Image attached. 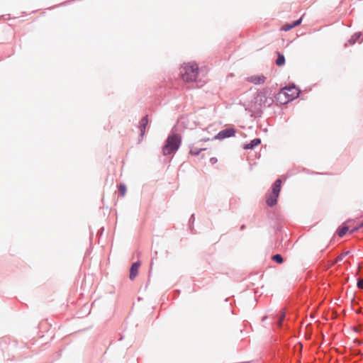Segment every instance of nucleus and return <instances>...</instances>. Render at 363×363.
I'll list each match as a JSON object with an SVG mask.
<instances>
[{
  "label": "nucleus",
  "mask_w": 363,
  "mask_h": 363,
  "mask_svg": "<svg viewBox=\"0 0 363 363\" xmlns=\"http://www.w3.org/2000/svg\"><path fill=\"white\" fill-rule=\"evenodd\" d=\"M199 67L196 64H184L180 68V74L182 79L186 82H191L196 80L198 75Z\"/></svg>",
  "instance_id": "nucleus-2"
},
{
  "label": "nucleus",
  "mask_w": 363,
  "mask_h": 363,
  "mask_svg": "<svg viewBox=\"0 0 363 363\" xmlns=\"http://www.w3.org/2000/svg\"><path fill=\"white\" fill-rule=\"evenodd\" d=\"M281 186V180L278 179L273 184L272 191L267 196L266 202L268 206H273L277 203Z\"/></svg>",
  "instance_id": "nucleus-4"
},
{
  "label": "nucleus",
  "mask_w": 363,
  "mask_h": 363,
  "mask_svg": "<svg viewBox=\"0 0 363 363\" xmlns=\"http://www.w3.org/2000/svg\"><path fill=\"white\" fill-rule=\"evenodd\" d=\"M337 262H335V259L334 261H333V262H332L331 265H333V264H335V263H337Z\"/></svg>",
  "instance_id": "nucleus-24"
},
{
  "label": "nucleus",
  "mask_w": 363,
  "mask_h": 363,
  "mask_svg": "<svg viewBox=\"0 0 363 363\" xmlns=\"http://www.w3.org/2000/svg\"><path fill=\"white\" fill-rule=\"evenodd\" d=\"M361 35H362V34H361V33H355V34H354V35H353V36H352V37L349 40V43H350V44H354L357 41H358V42H361V41L362 40H362H359V38H360Z\"/></svg>",
  "instance_id": "nucleus-13"
},
{
  "label": "nucleus",
  "mask_w": 363,
  "mask_h": 363,
  "mask_svg": "<svg viewBox=\"0 0 363 363\" xmlns=\"http://www.w3.org/2000/svg\"><path fill=\"white\" fill-rule=\"evenodd\" d=\"M260 143H261L260 139L255 138V139L252 140L250 143L245 145L244 149H245V150L251 149L252 150L255 147H256L258 145H259Z\"/></svg>",
  "instance_id": "nucleus-10"
},
{
  "label": "nucleus",
  "mask_w": 363,
  "mask_h": 363,
  "mask_svg": "<svg viewBox=\"0 0 363 363\" xmlns=\"http://www.w3.org/2000/svg\"><path fill=\"white\" fill-rule=\"evenodd\" d=\"M267 77L263 74H254L249 76L246 78V80L252 83L255 85L263 84L266 82Z\"/></svg>",
  "instance_id": "nucleus-6"
},
{
  "label": "nucleus",
  "mask_w": 363,
  "mask_h": 363,
  "mask_svg": "<svg viewBox=\"0 0 363 363\" xmlns=\"http://www.w3.org/2000/svg\"><path fill=\"white\" fill-rule=\"evenodd\" d=\"M348 252H345L342 253L339 256H337V258L335 259V262L342 261L343 259V258L348 254Z\"/></svg>",
  "instance_id": "nucleus-18"
},
{
  "label": "nucleus",
  "mask_w": 363,
  "mask_h": 363,
  "mask_svg": "<svg viewBox=\"0 0 363 363\" xmlns=\"http://www.w3.org/2000/svg\"><path fill=\"white\" fill-rule=\"evenodd\" d=\"M235 133V129H233V128H227V129H225V130L220 131L218 134L217 138L218 139H223V138H229V137L234 136Z\"/></svg>",
  "instance_id": "nucleus-7"
},
{
  "label": "nucleus",
  "mask_w": 363,
  "mask_h": 363,
  "mask_svg": "<svg viewBox=\"0 0 363 363\" xmlns=\"http://www.w3.org/2000/svg\"><path fill=\"white\" fill-rule=\"evenodd\" d=\"M296 25L297 24H286L281 28V30H284V31H288Z\"/></svg>",
  "instance_id": "nucleus-16"
},
{
  "label": "nucleus",
  "mask_w": 363,
  "mask_h": 363,
  "mask_svg": "<svg viewBox=\"0 0 363 363\" xmlns=\"http://www.w3.org/2000/svg\"><path fill=\"white\" fill-rule=\"evenodd\" d=\"M217 161H218L217 159L214 157H212L210 158V162L212 164H216L217 162Z\"/></svg>",
  "instance_id": "nucleus-21"
},
{
  "label": "nucleus",
  "mask_w": 363,
  "mask_h": 363,
  "mask_svg": "<svg viewBox=\"0 0 363 363\" xmlns=\"http://www.w3.org/2000/svg\"><path fill=\"white\" fill-rule=\"evenodd\" d=\"M299 90L295 86L283 88L277 94L276 99L280 104H285L297 98Z\"/></svg>",
  "instance_id": "nucleus-1"
},
{
  "label": "nucleus",
  "mask_w": 363,
  "mask_h": 363,
  "mask_svg": "<svg viewBox=\"0 0 363 363\" xmlns=\"http://www.w3.org/2000/svg\"><path fill=\"white\" fill-rule=\"evenodd\" d=\"M211 154L210 152H208V156H210Z\"/></svg>",
  "instance_id": "nucleus-25"
},
{
  "label": "nucleus",
  "mask_w": 363,
  "mask_h": 363,
  "mask_svg": "<svg viewBox=\"0 0 363 363\" xmlns=\"http://www.w3.org/2000/svg\"><path fill=\"white\" fill-rule=\"evenodd\" d=\"M348 230L349 228L347 226H342L338 229L337 234L340 237H343Z\"/></svg>",
  "instance_id": "nucleus-14"
},
{
  "label": "nucleus",
  "mask_w": 363,
  "mask_h": 363,
  "mask_svg": "<svg viewBox=\"0 0 363 363\" xmlns=\"http://www.w3.org/2000/svg\"><path fill=\"white\" fill-rule=\"evenodd\" d=\"M272 259H273L274 261L277 262V263H279V264H281V263H282V262H283V258H282V257H281L280 255H279V254L274 255V256L272 257Z\"/></svg>",
  "instance_id": "nucleus-15"
},
{
  "label": "nucleus",
  "mask_w": 363,
  "mask_h": 363,
  "mask_svg": "<svg viewBox=\"0 0 363 363\" xmlns=\"http://www.w3.org/2000/svg\"><path fill=\"white\" fill-rule=\"evenodd\" d=\"M268 91L266 89H263L257 92L256 97L255 98V107H261L262 105L268 103V100H269V104L272 101V99H268L267 97Z\"/></svg>",
  "instance_id": "nucleus-5"
},
{
  "label": "nucleus",
  "mask_w": 363,
  "mask_h": 363,
  "mask_svg": "<svg viewBox=\"0 0 363 363\" xmlns=\"http://www.w3.org/2000/svg\"><path fill=\"white\" fill-rule=\"evenodd\" d=\"M357 286H358V288L363 289V279H359L358 281Z\"/></svg>",
  "instance_id": "nucleus-20"
},
{
  "label": "nucleus",
  "mask_w": 363,
  "mask_h": 363,
  "mask_svg": "<svg viewBox=\"0 0 363 363\" xmlns=\"http://www.w3.org/2000/svg\"><path fill=\"white\" fill-rule=\"evenodd\" d=\"M362 227H363V222L359 225V227L355 228L353 230H352L350 233H353L354 232H355L356 230H357L358 229H359L360 228H362Z\"/></svg>",
  "instance_id": "nucleus-22"
},
{
  "label": "nucleus",
  "mask_w": 363,
  "mask_h": 363,
  "mask_svg": "<svg viewBox=\"0 0 363 363\" xmlns=\"http://www.w3.org/2000/svg\"><path fill=\"white\" fill-rule=\"evenodd\" d=\"M180 145V138L177 134L169 135L167 140L166 144L162 148L164 155H170L177 151Z\"/></svg>",
  "instance_id": "nucleus-3"
},
{
  "label": "nucleus",
  "mask_w": 363,
  "mask_h": 363,
  "mask_svg": "<svg viewBox=\"0 0 363 363\" xmlns=\"http://www.w3.org/2000/svg\"><path fill=\"white\" fill-rule=\"evenodd\" d=\"M278 57L276 60V64L277 66H282L285 63V58L283 55L280 54L279 52H277Z\"/></svg>",
  "instance_id": "nucleus-12"
},
{
  "label": "nucleus",
  "mask_w": 363,
  "mask_h": 363,
  "mask_svg": "<svg viewBox=\"0 0 363 363\" xmlns=\"http://www.w3.org/2000/svg\"><path fill=\"white\" fill-rule=\"evenodd\" d=\"M285 318V313L284 312H281V315H280V317H279V320L278 322V325L279 327L281 326V323L283 321V320Z\"/></svg>",
  "instance_id": "nucleus-19"
},
{
  "label": "nucleus",
  "mask_w": 363,
  "mask_h": 363,
  "mask_svg": "<svg viewBox=\"0 0 363 363\" xmlns=\"http://www.w3.org/2000/svg\"><path fill=\"white\" fill-rule=\"evenodd\" d=\"M119 191L121 196H124L126 192V187L124 184H120Z\"/></svg>",
  "instance_id": "nucleus-17"
},
{
  "label": "nucleus",
  "mask_w": 363,
  "mask_h": 363,
  "mask_svg": "<svg viewBox=\"0 0 363 363\" xmlns=\"http://www.w3.org/2000/svg\"><path fill=\"white\" fill-rule=\"evenodd\" d=\"M140 266V262H136L132 264L130 269V279L131 280H133L137 277V275L138 274Z\"/></svg>",
  "instance_id": "nucleus-8"
},
{
  "label": "nucleus",
  "mask_w": 363,
  "mask_h": 363,
  "mask_svg": "<svg viewBox=\"0 0 363 363\" xmlns=\"http://www.w3.org/2000/svg\"><path fill=\"white\" fill-rule=\"evenodd\" d=\"M148 123L147 116H144L140 121V135L143 137L145 133L146 126Z\"/></svg>",
  "instance_id": "nucleus-9"
},
{
  "label": "nucleus",
  "mask_w": 363,
  "mask_h": 363,
  "mask_svg": "<svg viewBox=\"0 0 363 363\" xmlns=\"http://www.w3.org/2000/svg\"><path fill=\"white\" fill-rule=\"evenodd\" d=\"M207 149L206 148H200V149H198L196 147H191L190 151H189V154L191 155H199V153L202 151H206Z\"/></svg>",
  "instance_id": "nucleus-11"
},
{
  "label": "nucleus",
  "mask_w": 363,
  "mask_h": 363,
  "mask_svg": "<svg viewBox=\"0 0 363 363\" xmlns=\"http://www.w3.org/2000/svg\"><path fill=\"white\" fill-rule=\"evenodd\" d=\"M302 20H303V16L301 17L298 20H296L294 21H293L292 23H301L302 22Z\"/></svg>",
  "instance_id": "nucleus-23"
}]
</instances>
